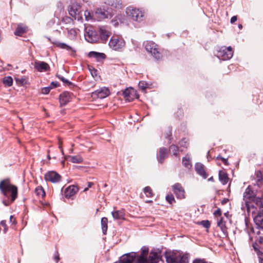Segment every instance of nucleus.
I'll return each mask as SVG.
<instances>
[{"label": "nucleus", "instance_id": "nucleus-1", "mask_svg": "<svg viewBox=\"0 0 263 263\" xmlns=\"http://www.w3.org/2000/svg\"><path fill=\"white\" fill-rule=\"evenodd\" d=\"M0 191L5 197L10 198L11 203L17 197V187L11 183L9 179H6L0 182Z\"/></svg>", "mask_w": 263, "mask_h": 263}, {"label": "nucleus", "instance_id": "nucleus-2", "mask_svg": "<svg viewBox=\"0 0 263 263\" xmlns=\"http://www.w3.org/2000/svg\"><path fill=\"white\" fill-rule=\"evenodd\" d=\"M126 12L127 15L130 17L133 20L140 22L142 21L144 16V12L140 10L132 7H129L126 9Z\"/></svg>", "mask_w": 263, "mask_h": 263}, {"label": "nucleus", "instance_id": "nucleus-3", "mask_svg": "<svg viewBox=\"0 0 263 263\" xmlns=\"http://www.w3.org/2000/svg\"><path fill=\"white\" fill-rule=\"evenodd\" d=\"M109 46L115 50H119L125 46L124 40L119 36H112L109 42Z\"/></svg>", "mask_w": 263, "mask_h": 263}, {"label": "nucleus", "instance_id": "nucleus-4", "mask_svg": "<svg viewBox=\"0 0 263 263\" xmlns=\"http://www.w3.org/2000/svg\"><path fill=\"white\" fill-rule=\"evenodd\" d=\"M145 48L146 51L151 53L153 57L157 60L161 58V54L159 51V49L154 42H147L145 45Z\"/></svg>", "mask_w": 263, "mask_h": 263}, {"label": "nucleus", "instance_id": "nucleus-5", "mask_svg": "<svg viewBox=\"0 0 263 263\" xmlns=\"http://www.w3.org/2000/svg\"><path fill=\"white\" fill-rule=\"evenodd\" d=\"M233 55V51L231 47H222L218 51L217 57L222 60L230 59Z\"/></svg>", "mask_w": 263, "mask_h": 263}, {"label": "nucleus", "instance_id": "nucleus-6", "mask_svg": "<svg viewBox=\"0 0 263 263\" xmlns=\"http://www.w3.org/2000/svg\"><path fill=\"white\" fill-rule=\"evenodd\" d=\"M172 190L178 199H183L185 198V190L180 183L174 184L172 186Z\"/></svg>", "mask_w": 263, "mask_h": 263}, {"label": "nucleus", "instance_id": "nucleus-7", "mask_svg": "<svg viewBox=\"0 0 263 263\" xmlns=\"http://www.w3.org/2000/svg\"><path fill=\"white\" fill-rule=\"evenodd\" d=\"M123 96L128 102H131L135 99L139 98L137 91L132 87L126 88L123 91Z\"/></svg>", "mask_w": 263, "mask_h": 263}, {"label": "nucleus", "instance_id": "nucleus-8", "mask_svg": "<svg viewBox=\"0 0 263 263\" xmlns=\"http://www.w3.org/2000/svg\"><path fill=\"white\" fill-rule=\"evenodd\" d=\"M80 6L78 4H72L68 9L69 15L74 17L75 20H80L82 19V16L80 14Z\"/></svg>", "mask_w": 263, "mask_h": 263}, {"label": "nucleus", "instance_id": "nucleus-9", "mask_svg": "<svg viewBox=\"0 0 263 263\" xmlns=\"http://www.w3.org/2000/svg\"><path fill=\"white\" fill-rule=\"evenodd\" d=\"M45 178L46 181H50L52 183H57L61 180V177L56 172L50 171L45 174Z\"/></svg>", "mask_w": 263, "mask_h": 263}, {"label": "nucleus", "instance_id": "nucleus-10", "mask_svg": "<svg viewBox=\"0 0 263 263\" xmlns=\"http://www.w3.org/2000/svg\"><path fill=\"white\" fill-rule=\"evenodd\" d=\"M110 91L107 88H101L92 93L94 98L104 99L109 96Z\"/></svg>", "mask_w": 263, "mask_h": 263}, {"label": "nucleus", "instance_id": "nucleus-11", "mask_svg": "<svg viewBox=\"0 0 263 263\" xmlns=\"http://www.w3.org/2000/svg\"><path fill=\"white\" fill-rule=\"evenodd\" d=\"M95 15L99 20L111 17L112 16L111 14L108 12L107 10L101 8L97 9L95 12Z\"/></svg>", "mask_w": 263, "mask_h": 263}, {"label": "nucleus", "instance_id": "nucleus-12", "mask_svg": "<svg viewBox=\"0 0 263 263\" xmlns=\"http://www.w3.org/2000/svg\"><path fill=\"white\" fill-rule=\"evenodd\" d=\"M186 259L187 258L184 256H179L178 258H177L175 255H170L166 257L167 261L170 263H178L179 261L180 263H187Z\"/></svg>", "mask_w": 263, "mask_h": 263}, {"label": "nucleus", "instance_id": "nucleus-13", "mask_svg": "<svg viewBox=\"0 0 263 263\" xmlns=\"http://www.w3.org/2000/svg\"><path fill=\"white\" fill-rule=\"evenodd\" d=\"M34 68L39 71H46L50 69L49 65L43 61H36L34 63Z\"/></svg>", "mask_w": 263, "mask_h": 263}, {"label": "nucleus", "instance_id": "nucleus-14", "mask_svg": "<svg viewBox=\"0 0 263 263\" xmlns=\"http://www.w3.org/2000/svg\"><path fill=\"white\" fill-rule=\"evenodd\" d=\"M78 190L79 189L77 186L70 185L65 190L64 195L66 198H71L78 192Z\"/></svg>", "mask_w": 263, "mask_h": 263}, {"label": "nucleus", "instance_id": "nucleus-15", "mask_svg": "<svg viewBox=\"0 0 263 263\" xmlns=\"http://www.w3.org/2000/svg\"><path fill=\"white\" fill-rule=\"evenodd\" d=\"M59 101L61 106L67 104L70 101V95L68 92H64L59 97Z\"/></svg>", "mask_w": 263, "mask_h": 263}, {"label": "nucleus", "instance_id": "nucleus-16", "mask_svg": "<svg viewBox=\"0 0 263 263\" xmlns=\"http://www.w3.org/2000/svg\"><path fill=\"white\" fill-rule=\"evenodd\" d=\"M195 170L198 174L202 176L204 179L208 177L203 164L198 163L195 165Z\"/></svg>", "mask_w": 263, "mask_h": 263}, {"label": "nucleus", "instance_id": "nucleus-17", "mask_svg": "<svg viewBox=\"0 0 263 263\" xmlns=\"http://www.w3.org/2000/svg\"><path fill=\"white\" fill-rule=\"evenodd\" d=\"M168 156V152L165 148L162 147L160 148L158 160L160 163L163 162L164 159Z\"/></svg>", "mask_w": 263, "mask_h": 263}, {"label": "nucleus", "instance_id": "nucleus-18", "mask_svg": "<svg viewBox=\"0 0 263 263\" xmlns=\"http://www.w3.org/2000/svg\"><path fill=\"white\" fill-rule=\"evenodd\" d=\"M111 215L115 219H124L125 213L123 210H118L111 212Z\"/></svg>", "mask_w": 263, "mask_h": 263}, {"label": "nucleus", "instance_id": "nucleus-19", "mask_svg": "<svg viewBox=\"0 0 263 263\" xmlns=\"http://www.w3.org/2000/svg\"><path fill=\"white\" fill-rule=\"evenodd\" d=\"M88 55L89 57L95 58L98 61H99L101 59H104L105 58V54L95 51L90 52L88 54Z\"/></svg>", "mask_w": 263, "mask_h": 263}, {"label": "nucleus", "instance_id": "nucleus-20", "mask_svg": "<svg viewBox=\"0 0 263 263\" xmlns=\"http://www.w3.org/2000/svg\"><path fill=\"white\" fill-rule=\"evenodd\" d=\"M65 158H69L71 162L75 163H81L83 161V158L80 155L76 156H68L66 157Z\"/></svg>", "mask_w": 263, "mask_h": 263}, {"label": "nucleus", "instance_id": "nucleus-21", "mask_svg": "<svg viewBox=\"0 0 263 263\" xmlns=\"http://www.w3.org/2000/svg\"><path fill=\"white\" fill-rule=\"evenodd\" d=\"M219 178L221 182L223 184H226L228 182V177L227 174L223 171H219Z\"/></svg>", "mask_w": 263, "mask_h": 263}, {"label": "nucleus", "instance_id": "nucleus-22", "mask_svg": "<svg viewBox=\"0 0 263 263\" xmlns=\"http://www.w3.org/2000/svg\"><path fill=\"white\" fill-rule=\"evenodd\" d=\"M99 32L101 39L104 41H106L110 36V33L103 27L100 28Z\"/></svg>", "mask_w": 263, "mask_h": 263}, {"label": "nucleus", "instance_id": "nucleus-23", "mask_svg": "<svg viewBox=\"0 0 263 263\" xmlns=\"http://www.w3.org/2000/svg\"><path fill=\"white\" fill-rule=\"evenodd\" d=\"M27 31V27L23 25H18L15 32V34L21 36Z\"/></svg>", "mask_w": 263, "mask_h": 263}, {"label": "nucleus", "instance_id": "nucleus-24", "mask_svg": "<svg viewBox=\"0 0 263 263\" xmlns=\"http://www.w3.org/2000/svg\"><path fill=\"white\" fill-rule=\"evenodd\" d=\"M107 4L116 8H121L122 7L121 0H108Z\"/></svg>", "mask_w": 263, "mask_h": 263}, {"label": "nucleus", "instance_id": "nucleus-25", "mask_svg": "<svg viewBox=\"0 0 263 263\" xmlns=\"http://www.w3.org/2000/svg\"><path fill=\"white\" fill-rule=\"evenodd\" d=\"M217 226L219 227L221 231L224 233H226L227 231V228L226 226L225 222L223 221V218L221 217L217 218Z\"/></svg>", "mask_w": 263, "mask_h": 263}, {"label": "nucleus", "instance_id": "nucleus-26", "mask_svg": "<svg viewBox=\"0 0 263 263\" xmlns=\"http://www.w3.org/2000/svg\"><path fill=\"white\" fill-rule=\"evenodd\" d=\"M57 47L61 48L66 49L67 50L71 51L73 52H75V50L70 46H68V45L64 43H60V42H57L54 43Z\"/></svg>", "mask_w": 263, "mask_h": 263}, {"label": "nucleus", "instance_id": "nucleus-27", "mask_svg": "<svg viewBox=\"0 0 263 263\" xmlns=\"http://www.w3.org/2000/svg\"><path fill=\"white\" fill-rule=\"evenodd\" d=\"M108 219L106 217H103L101 219L102 230L104 234H106L107 230Z\"/></svg>", "mask_w": 263, "mask_h": 263}, {"label": "nucleus", "instance_id": "nucleus-28", "mask_svg": "<svg viewBox=\"0 0 263 263\" xmlns=\"http://www.w3.org/2000/svg\"><path fill=\"white\" fill-rule=\"evenodd\" d=\"M149 263H157L158 261V256L156 253H151L147 259Z\"/></svg>", "mask_w": 263, "mask_h": 263}, {"label": "nucleus", "instance_id": "nucleus-29", "mask_svg": "<svg viewBox=\"0 0 263 263\" xmlns=\"http://www.w3.org/2000/svg\"><path fill=\"white\" fill-rule=\"evenodd\" d=\"M3 82L5 86H11L13 83V79L10 76L5 77L3 78Z\"/></svg>", "mask_w": 263, "mask_h": 263}, {"label": "nucleus", "instance_id": "nucleus-30", "mask_svg": "<svg viewBox=\"0 0 263 263\" xmlns=\"http://www.w3.org/2000/svg\"><path fill=\"white\" fill-rule=\"evenodd\" d=\"M35 192L37 196L39 197H43L45 196V192L41 186H38L36 188Z\"/></svg>", "mask_w": 263, "mask_h": 263}, {"label": "nucleus", "instance_id": "nucleus-31", "mask_svg": "<svg viewBox=\"0 0 263 263\" xmlns=\"http://www.w3.org/2000/svg\"><path fill=\"white\" fill-rule=\"evenodd\" d=\"M143 192L147 197H152L154 196L153 191L149 186L144 187Z\"/></svg>", "mask_w": 263, "mask_h": 263}, {"label": "nucleus", "instance_id": "nucleus-32", "mask_svg": "<svg viewBox=\"0 0 263 263\" xmlns=\"http://www.w3.org/2000/svg\"><path fill=\"white\" fill-rule=\"evenodd\" d=\"M183 165L187 168H190L192 167V164L189 158L186 157L182 159Z\"/></svg>", "mask_w": 263, "mask_h": 263}, {"label": "nucleus", "instance_id": "nucleus-33", "mask_svg": "<svg viewBox=\"0 0 263 263\" xmlns=\"http://www.w3.org/2000/svg\"><path fill=\"white\" fill-rule=\"evenodd\" d=\"M15 81L17 83H20L22 85L27 84L28 83V79L26 77H23L21 78L15 79Z\"/></svg>", "mask_w": 263, "mask_h": 263}, {"label": "nucleus", "instance_id": "nucleus-34", "mask_svg": "<svg viewBox=\"0 0 263 263\" xmlns=\"http://www.w3.org/2000/svg\"><path fill=\"white\" fill-rule=\"evenodd\" d=\"M166 200L170 204L176 202L175 198L172 194H167L165 197Z\"/></svg>", "mask_w": 263, "mask_h": 263}, {"label": "nucleus", "instance_id": "nucleus-35", "mask_svg": "<svg viewBox=\"0 0 263 263\" xmlns=\"http://www.w3.org/2000/svg\"><path fill=\"white\" fill-rule=\"evenodd\" d=\"M88 69H89L91 76L93 77H95L97 76V74H98L97 70L96 69H95L92 66H88Z\"/></svg>", "mask_w": 263, "mask_h": 263}, {"label": "nucleus", "instance_id": "nucleus-36", "mask_svg": "<svg viewBox=\"0 0 263 263\" xmlns=\"http://www.w3.org/2000/svg\"><path fill=\"white\" fill-rule=\"evenodd\" d=\"M170 149L171 151H172L174 155H175V156L177 155L178 152V148L177 146H176L175 145H172L170 146Z\"/></svg>", "mask_w": 263, "mask_h": 263}, {"label": "nucleus", "instance_id": "nucleus-37", "mask_svg": "<svg viewBox=\"0 0 263 263\" xmlns=\"http://www.w3.org/2000/svg\"><path fill=\"white\" fill-rule=\"evenodd\" d=\"M138 86L141 89L144 90L147 87V84L146 82L141 81L139 82Z\"/></svg>", "mask_w": 263, "mask_h": 263}, {"label": "nucleus", "instance_id": "nucleus-38", "mask_svg": "<svg viewBox=\"0 0 263 263\" xmlns=\"http://www.w3.org/2000/svg\"><path fill=\"white\" fill-rule=\"evenodd\" d=\"M68 33L71 37H75L77 35V31L74 29H70L68 30Z\"/></svg>", "mask_w": 263, "mask_h": 263}, {"label": "nucleus", "instance_id": "nucleus-39", "mask_svg": "<svg viewBox=\"0 0 263 263\" xmlns=\"http://www.w3.org/2000/svg\"><path fill=\"white\" fill-rule=\"evenodd\" d=\"M136 263H149L147 258L139 257L137 260Z\"/></svg>", "mask_w": 263, "mask_h": 263}, {"label": "nucleus", "instance_id": "nucleus-40", "mask_svg": "<svg viewBox=\"0 0 263 263\" xmlns=\"http://www.w3.org/2000/svg\"><path fill=\"white\" fill-rule=\"evenodd\" d=\"M148 249L147 248H144L142 250V252L139 257H142L143 258H147L148 254Z\"/></svg>", "mask_w": 263, "mask_h": 263}, {"label": "nucleus", "instance_id": "nucleus-41", "mask_svg": "<svg viewBox=\"0 0 263 263\" xmlns=\"http://www.w3.org/2000/svg\"><path fill=\"white\" fill-rule=\"evenodd\" d=\"M84 15L85 17V19L87 21H89L91 20L92 18L91 13L89 11H88L87 10L85 11Z\"/></svg>", "mask_w": 263, "mask_h": 263}, {"label": "nucleus", "instance_id": "nucleus-42", "mask_svg": "<svg viewBox=\"0 0 263 263\" xmlns=\"http://www.w3.org/2000/svg\"><path fill=\"white\" fill-rule=\"evenodd\" d=\"M201 223V224L205 228H209L210 226V223L208 220H203Z\"/></svg>", "mask_w": 263, "mask_h": 263}, {"label": "nucleus", "instance_id": "nucleus-43", "mask_svg": "<svg viewBox=\"0 0 263 263\" xmlns=\"http://www.w3.org/2000/svg\"><path fill=\"white\" fill-rule=\"evenodd\" d=\"M51 88L50 87H44L42 89V93L43 94H48L50 91Z\"/></svg>", "mask_w": 263, "mask_h": 263}, {"label": "nucleus", "instance_id": "nucleus-44", "mask_svg": "<svg viewBox=\"0 0 263 263\" xmlns=\"http://www.w3.org/2000/svg\"><path fill=\"white\" fill-rule=\"evenodd\" d=\"M214 214L215 216H217V217H221V211L220 210V209H218L217 210H216L214 213Z\"/></svg>", "mask_w": 263, "mask_h": 263}, {"label": "nucleus", "instance_id": "nucleus-45", "mask_svg": "<svg viewBox=\"0 0 263 263\" xmlns=\"http://www.w3.org/2000/svg\"><path fill=\"white\" fill-rule=\"evenodd\" d=\"M58 78L59 79H60L64 83H67L68 84H70V82L69 81H68L67 80H66V79H65L63 77L61 76H58Z\"/></svg>", "mask_w": 263, "mask_h": 263}, {"label": "nucleus", "instance_id": "nucleus-46", "mask_svg": "<svg viewBox=\"0 0 263 263\" xmlns=\"http://www.w3.org/2000/svg\"><path fill=\"white\" fill-rule=\"evenodd\" d=\"M60 258L59 253L58 252H56L54 256V259L56 262H58V261L60 260Z\"/></svg>", "mask_w": 263, "mask_h": 263}, {"label": "nucleus", "instance_id": "nucleus-47", "mask_svg": "<svg viewBox=\"0 0 263 263\" xmlns=\"http://www.w3.org/2000/svg\"><path fill=\"white\" fill-rule=\"evenodd\" d=\"M10 222L12 223V224H15L16 223V220L14 217L12 215H11L10 217Z\"/></svg>", "mask_w": 263, "mask_h": 263}, {"label": "nucleus", "instance_id": "nucleus-48", "mask_svg": "<svg viewBox=\"0 0 263 263\" xmlns=\"http://www.w3.org/2000/svg\"><path fill=\"white\" fill-rule=\"evenodd\" d=\"M217 159H220L225 164H228V161L227 159L221 157L220 156H218L217 157Z\"/></svg>", "mask_w": 263, "mask_h": 263}, {"label": "nucleus", "instance_id": "nucleus-49", "mask_svg": "<svg viewBox=\"0 0 263 263\" xmlns=\"http://www.w3.org/2000/svg\"><path fill=\"white\" fill-rule=\"evenodd\" d=\"M237 16H233V17H231V23L232 24L235 23L236 21H237Z\"/></svg>", "mask_w": 263, "mask_h": 263}, {"label": "nucleus", "instance_id": "nucleus-50", "mask_svg": "<svg viewBox=\"0 0 263 263\" xmlns=\"http://www.w3.org/2000/svg\"><path fill=\"white\" fill-rule=\"evenodd\" d=\"M59 148L61 149V153H62V154H63L64 152H63V149L62 147V141L60 140H59Z\"/></svg>", "mask_w": 263, "mask_h": 263}, {"label": "nucleus", "instance_id": "nucleus-51", "mask_svg": "<svg viewBox=\"0 0 263 263\" xmlns=\"http://www.w3.org/2000/svg\"><path fill=\"white\" fill-rule=\"evenodd\" d=\"M193 263H205L203 260L201 259H196L194 261Z\"/></svg>", "mask_w": 263, "mask_h": 263}, {"label": "nucleus", "instance_id": "nucleus-52", "mask_svg": "<svg viewBox=\"0 0 263 263\" xmlns=\"http://www.w3.org/2000/svg\"><path fill=\"white\" fill-rule=\"evenodd\" d=\"M250 192V189L249 187H248V188L246 189V190L245 192L244 193V197H245V198H246V197H247V194H248Z\"/></svg>", "mask_w": 263, "mask_h": 263}, {"label": "nucleus", "instance_id": "nucleus-53", "mask_svg": "<svg viewBox=\"0 0 263 263\" xmlns=\"http://www.w3.org/2000/svg\"><path fill=\"white\" fill-rule=\"evenodd\" d=\"M1 225L4 228H6V227L7 226V224H6V222L5 220H2L1 221Z\"/></svg>", "mask_w": 263, "mask_h": 263}, {"label": "nucleus", "instance_id": "nucleus-54", "mask_svg": "<svg viewBox=\"0 0 263 263\" xmlns=\"http://www.w3.org/2000/svg\"><path fill=\"white\" fill-rule=\"evenodd\" d=\"M93 183L92 182H88V187L87 188H85L84 190V191H86L87 190H88V187H91L92 185H93Z\"/></svg>", "mask_w": 263, "mask_h": 263}, {"label": "nucleus", "instance_id": "nucleus-55", "mask_svg": "<svg viewBox=\"0 0 263 263\" xmlns=\"http://www.w3.org/2000/svg\"><path fill=\"white\" fill-rule=\"evenodd\" d=\"M228 201V199H226V198H224L222 201H221V204L224 205L226 203H227Z\"/></svg>", "mask_w": 263, "mask_h": 263}, {"label": "nucleus", "instance_id": "nucleus-56", "mask_svg": "<svg viewBox=\"0 0 263 263\" xmlns=\"http://www.w3.org/2000/svg\"><path fill=\"white\" fill-rule=\"evenodd\" d=\"M51 85H53V86H54V87H55L57 86V83H54V82H52L51 83Z\"/></svg>", "mask_w": 263, "mask_h": 263}, {"label": "nucleus", "instance_id": "nucleus-57", "mask_svg": "<svg viewBox=\"0 0 263 263\" xmlns=\"http://www.w3.org/2000/svg\"><path fill=\"white\" fill-rule=\"evenodd\" d=\"M259 263H263V259L259 258Z\"/></svg>", "mask_w": 263, "mask_h": 263}, {"label": "nucleus", "instance_id": "nucleus-58", "mask_svg": "<svg viewBox=\"0 0 263 263\" xmlns=\"http://www.w3.org/2000/svg\"><path fill=\"white\" fill-rule=\"evenodd\" d=\"M4 228V233H6L7 231L8 228L6 226V228Z\"/></svg>", "mask_w": 263, "mask_h": 263}, {"label": "nucleus", "instance_id": "nucleus-59", "mask_svg": "<svg viewBox=\"0 0 263 263\" xmlns=\"http://www.w3.org/2000/svg\"><path fill=\"white\" fill-rule=\"evenodd\" d=\"M238 28H239V29H242V25H241V24H239V25H238Z\"/></svg>", "mask_w": 263, "mask_h": 263}, {"label": "nucleus", "instance_id": "nucleus-60", "mask_svg": "<svg viewBox=\"0 0 263 263\" xmlns=\"http://www.w3.org/2000/svg\"><path fill=\"white\" fill-rule=\"evenodd\" d=\"M62 164L64 165V163H65V161L63 160L61 162Z\"/></svg>", "mask_w": 263, "mask_h": 263}, {"label": "nucleus", "instance_id": "nucleus-61", "mask_svg": "<svg viewBox=\"0 0 263 263\" xmlns=\"http://www.w3.org/2000/svg\"><path fill=\"white\" fill-rule=\"evenodd\" d=\"M70 152L71 153H73V149H71L70 150Z\"/></svg>", "mask_w": 263, "mask_h": 263}, {"label": "nucleus", "instance_id": "nucleus-62", "mask_svg": "<svg viewBox=\"0 0 263 263\" xmlns=\"http://www.w3.org/2000/svg\"><path fill=\"white\" fill-rule=\"evenodd\" d=\"M3 203H4V204L5 205H8V204H6V203H5V201H4V202H3Z\"/></svg>", "mask_w": 263, "mask_h": 263}, {"label": "nucleus", "instance_id": "nucleus-63", "mask_svg": "<svg viewBox=\"0 0 263 263\" xmlns=\"http://www.w3.org/2000/svg\"><path fill=\"white\" fill-rule=\"evenodd\" d=\"M48 158L49 159H50V157L49 155H48Z\"/></svg>", "mask_w": 263, "mask_h": 263}, {"label": "nucleus", "instance_id": "nucleus-64", "mask_svg": "<svg viewBox=\"0 0 263 263\" xmlns=\"http://www.w3.org/2000/svg\"><path fill=\"white\" fill-rule=\"evenodd\" d=\"M152 202V201H151V200H149V201H147V202Z\"/></svg>", "mask_w": 263, "mask_h": 263}]
</instances>
